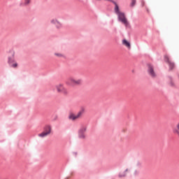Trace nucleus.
I'll return each mask as SVG.
<instances>
[{
	"label": "nucleus",
	"mask_w": 179,
	"mask_h": 179,
	"mask_svg": "<svg viewBox=\"0 0 179 179\" xmlns=\"http://www.w3.org/2000/svg\"><path fill=\"white\" fill-rule=\"evenodd\" d=\"M83 83V80L82 78L76 79L74 77H69L66 81L67 86H81Z\"/></svg>",
	"instance_id": "2"
},
{
	"label": "nucleus",
	"mask_w": 179,
	"mask_h": 179,
	"mask_svg": "<svg viewBox=\"0 0 179 179\" xmlns=\"http://www.w3.org/2000/svg\"><path fill=\"white\" fill-rule=\"evenodd\" d=\"M86 131H87V126H82L78 130V138L79 139H82V141H85L86 139Z\"/></svg>",
	"instance_id": "5"
},
{
	"label": "nucleus",
	"mask_w": 179,
	"mask_h": 179,
	"mask_svg": "<svg viewBox=\"0 0 179 179\" xmlns=\"http://www.w3.org/2000/svg\"><path fill=\"white\" fill-rule=\"evenodd\" d=\"M129 173V169H127L124 172H122L119 174L120 178H122L123 177H127V174Z\"/></svg>",
	"instance_id": "10"
},
{
	"label": "nucleus",
	"mask_w": 179,
	"mask_h": 179,
	"mask_svg": "<svg viewBox=\"0 0 179 179\" xmlns=\"http://www.w3.org/2000/svg\"><path fill=\"white\" fill-rule=\"evenodd\" d=\"M15 62V59L13 57H9L8 58V64L10 65L11 64H13Z\"/></svg>",
	"instance_id": "13"
},
{
	"label": "nucleus",
	"mask_w": 179,
	"mask_h": 179,
	"mask_svg": "<svg viewBox=\"0 0 179 179\" xmlns=\"http://www.w3.org/2000/svg\"><path fill=\"white\" fill-rule=\"evenodd\" d=\"M111 2H113V4L115 5L114 11L117 15V19L119 22H121V23L124 24V26L127 27L128 24H129V22H128V19H127V17L125 16V13L120 10V6H118V4L117 3V2L114 1H111Z\"/></svg>",
	"instance_id": "1"
},
{
	"label": "nucleus",
	"mask_w": 179,
	"mask_h": 179,
	"mask_svg": "<svg viewBox=\"0 0 179 179\" xmlns=\"http://www.w3.org/2000/svg\"><path fill=\"white\" fill-rule=\"evenodd\" d=\"M136 3V0H131V7L135 6Z\"/></svg>",
	"instance_id": "15"
},
{
	"label": "nucleus",
	"mask_w": 179,
	"mask_h": 179,
	"mask_svg": "<svg viewBox=\"0 0 179 179\" xmlns=\"http://www.w3.org/2000/svg\"><path fill=\"white\" fill-rule=\"evenodd\" d=\"M51 134V126H46L44 128V131L38 134V136L41 138H45V136H48V135H50Z\"/></svg>",
	"instance_id": "6"
},
{
	"label": "nucleus",
	"mask_w": 179,
	"mask_h": 179,
	"mask_svg": "<svg viewBox=\"0 0 179 179\" xmlns=\"http://www.w3.org/2000/svg\"><path fill=\"white\" fill-rule=\"evenodd\" d=\"M148 73L151 78H156V72H155V69H153V66L152 64H148Z\"/></svg>",
	"instance_id": "7"
},
{
	"label": "nucleus",
	"mask_w": 179,
	"mask_h": 179,
	"mask_svg": "<svg viewBox=\"0 0 179 179\" xmlns=\"http://www.w3.org/2000/svg\"><path fill=\"white\" fill-rule=\"evenodd\" d=\"M85 114V108H81V109L78 111V113L75 115L74 113H70L69 115V119L71 121H76V120H79V118H82V116Z\"/></svg>",
	"instance_id": "3"
},
{
	"label": "nucleus",
	"mask_w": 179,
	"mask_h": 179,
	"mask_svg": "<svg viewBox=\"0 0 179 179\" xmlns=\"http://www.w3.org/2000/svg\"><path fill=\"white\" fill-rule=\"evenodd\" d=\"M55 87L57 93H62L64 96H68L69 94V91H68V89L63 84H58Z\"/></svg>",
	"instance_id": "4"
},
{
	"label": "nucleus",
	"mask_w": 179,
	"mask_h": 179,
	"mask_svg": "<svg viewBox=\"0 0 179 179\" xmlns=\"http://www.w3.org/2000/svg\"><path fill=\"white\" fill-rule=\"evenodd\" d=\"M169 85H171V87H174L176 86V84L171 78H169Z\"/></svg>",
	"instance_id": "12"
},
{
	"label": "nucleus",
	"mask_w": 179,
	"mask_h": 179,
	"mask_svg": "<svg viewBox=\"0 0 179 179\" xmlns=\"http://www.w3.org/2000/svg\"><path fill=\"white\" fill-rule=\"evenodd\" d=\"M13 55H15V52L13 53Z\"/></svg>",
	"instance_id": "18"
},
{
	"label": "nucleus",
	"mask_w": 179,
	"mask_h": 179,
	"mask_svg": "<svg viewBox=\"0 0 179 179\" xmlns=\"http://www.w3.org/2000/svg\"><path fill=\"white\" fill-rule=\"evenodd\" d=\"M96 1H101V0H96Z\"/></svg>",
	"instance_id": "19"
},
{
	"label": "nucleus",
	"mask_w": 179,
	"mask_h": 179,
	"mask_svg": "<svg viewBox=\"0 0 179 179\" xmlns=\"http://www.w3.org/2000/svg\"><path fill=\"white\" fill-rule=\"evenodd\" d=\"M24 5L30 4L31 0H24Z\"/></svg>",
	"instance_id": "16"
},
{
	"label": "nucleus",
	"mask_w": 179,
	"mask_h": 179,
	"mask_svg": "<svg viewBox=\"0 0 179 179\" xmlns=\"http://www.w3.org/2000/svg\"><path fill=\"white\" fill-rule=\"evenodd\" d=\"M55 55H56V57H63L62 54L61 53H55Z\"/></svg>",
	"instance_id": "17"
},
{
	"label": "nucleus",
	"mask_w": 179,
	"mask_h": 179,
	"mask_svg": "<svg viewBox=\"0 0 179 179\" xmlns=\"http://www.w3.org/2000/svg\"><path fill=\"white\" fill-rule=\"evenodd\" d=\"M164 59L166 62H168L170 69H173V68L174 67V63L171 62V61H170V59L169 58V56L165 55L164 56Z\"/></svg>",
	"instance_id": "9"
},
{
	"label": "nucleus",
	"mask_w": 179,
	"mask_h": 179,
	"mask_svg": "<svg viewBox=\"0 0 179 179\" xmlns=\"http://www.w3.org/2000/svg\"><path fill=\"white\" fill-rule=\"evenodd\" d=\"M122 44L123 45H125V47H127L129 50H131V43L128 41H127V39H124L122 41Z\"/></svg>",
	"instance_id": "11"
},
{
	"label": "nucleus",
	"mask_w": 179,
	"mask_h": 179,
	"mask_svg": "<svg viewBox=\"0 0 179 179\" xmlns=\"http://www.w3.org/2000/svg\"><path fill=\"white\" fill-rule=\"evenodd\" d=\"M50 23H52V24L56 25V27L57 29H60V27H61V22H59V21H58V20H57V19L51 20Z\"/></svg>",
	"instance_id": "8"
},
{
	"label": "nucleus",
	"mask_w": 179,
	"mask_h": 179,
	"mask_svg": "<svg viewBox=\"0 0 179 179\" xmlns=\"http://www.w3.org/2000/svg\"><path fill=\"white\" fill-rule=\"evenodd\" d=\"M10 66L12 67V68H17V62H13V63H12L11 64H10Z\"/></svg>",
	"instance_id": "14"
}]
</instances>
